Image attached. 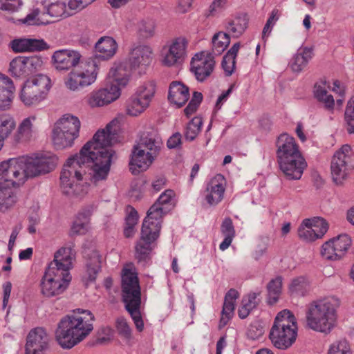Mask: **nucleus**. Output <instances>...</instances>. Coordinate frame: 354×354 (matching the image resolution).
Returning a JSON list of instances; mask_svg holds the SVG:
<instances>
[{
  "instance_id": "50",
  "label": "nucleus",
  "mask_w": 354,
  "mask_h": 354,
  "mask_svg": "<svg viewBox=\"0 0 354 354\" xmlns=\"http://www.w3.org/2000/svg\"><path fill=\"white\" fill-rule=\"evenodd\" d=\"M345 121L347 124L348 133H354V97H352L347 104L345 111Z\"/></svg>"
},
{
  "instance_id": "40",
  "label": "nucleus",
  "mask_w": 354,
  "mask_h": 354,
  "mask_svg": "<svg viewBox=\"0 0 354 354\" xmlns=\"http://www.w3.org/2000/svg\"><path fill=\"white\" fill-rule=\"evenodd\" d=\"M292 295L304 296L310 290V281L304 276L293 279L288 286Z\"/></svg>"
},
{
  "instance_id": "63",
  "label": "nucleus",
  "mask_w": 354,
  "mask_h": 354,
  "mask_svg": "<svg viewBox=\"0 0 354 354\" xmlns=\"http://www.w3.org/2000/svg\"><path fill=\"white\" fill-rule=\"evenodd\" d=\"M193 0H178L175 7V12L178 15L188 12L192 5Z\"/></svg>"
},
{
  "instance_id": "35",
  "label": "nucleus",
  "mask_w": 354,
  "mask_h": 354,
  "mask_svg": "<svg viewBox=\"0 0 354 354\" xmlns=\"http://www.w3.org/2000/svg\"><path fill=\"white\" fill-rule=\"evenodd\" d=\"M260 292H250L244 296L241 306L238 310V315L241 319L246 318L252 310L257 308L260 303Z\"/></svg>"
},
{
  "instance_id": "29",
  "label": "nucleus",
  "mask_w": 354,
  "mask_h": 354,
  "mask_svg": "<svg viewBox=\"0 0 354 354\" xmlns=\"http://www.w3.org/2000/svg\"><path fill=\"white\" fill-rule=\"evenodd\" d=\"M15 52L39 51L47 48V44L43 39H19L11 43Z\"/></svg>"
},
{
  "instance_id": "46",
  "label": "nucleus",
  "mask_w": 354,
  "mask_h": 354,
  "mask_svg": "<svg viewBox=\"0 0 354 354\" xmlns=\"http://www.w3.org/2000/svg\"><path fill=\"white\" fill-rule=\"evenodd\" d=\"M156 22L152 19L141 21L138 24V33L142 39H149L154 36Z\"/></svg>"
},
{
  "instance_id": "5",
  "label": "nucleus",
  "mask_w": 354,
  "mask_h": 354,
  "mask_svg": "<svg viewBox=\"0 0 354 354\" xmlns=\"http://www.w3.org/2000/svg\"><path fill=\"white\" fill-rule=\"evenodd\" d=\"M162 216L160 209L152 205L147 213L141 229L140 240L136 245V259L145 266L150 259V254L155 248L156 241L160 235Z\"/></svg>"
},
{
  "instance_id": "52",
  "label": "nucleus",
  "mask_w": 354,
  "mask_h": 354,
  "mask_svg": "<svg viewBox=\"0 0 354 354\" xmlns=\"http://www.w3.org/2000/svg\"><path fill=\"white\" fill-rule=\"evenodd\" d=\"M321 254L328 260H337L340 259V257L336 252V250H335V245L331 239L322 245Z\"/></svg>"
},
{
  "instance_id": "61",
  "label": "nucleus",
  "mask_w": 354,
  "mask_h": 354,
  "mask_svg": "<svg viewBox=\"0 0 354 354\" xmlns=\"http://www.w3.org/2000/svg\"><path fill=\"white\" fill-rule=\"evenodd\" d=\"M138 102L130 97L127 102V113L131 116H138L144 112V106H139Z\"/></svg>"
},
{
  "instance_id": "41",
  "label": "nucleus",
  "mask_w": 354,
  "mask_h": 354,
  "mask_svg": "<svg viewBox=\"0 0 354 354\" xmlns=\"http://www.w3.org/2000/svg\"><path fill=\"white\" fill-rule=\"evenodd\" d=\"M282 281L283 278L278 276L268 283V301L270 304H274L278 301L281 293Z\"/></svg>"
},
{
  "instance_id": "44",
  "label": "nucleus",
  "mask_w": 354,
  "mask_h": 354,
  "mask_svg": "<svg viewBox=\"0 0 354 354\" xmlns=\"http://www.w3.org/2000/svg\"><path fill=\"white\" fill-rule=\"evenodd\" d=\"M203 120L201 118H194L186 126L184 133L185 139L193 141L201 130Z\"/></svg>"
},
{
  "instance_id": "9",
  "label": "nucleus",
  "mask_w": 354,
  "mask_h": 354,
  "mask_svg": "<svg viewBox=\"0 0 354 354\" xmlns=\"http://www.w3.org/2000/svg\"><path fill=\"white\" fill-rule=\"evenodd\" d=\"M73 256L71 248H60L55 252L54 260L49 263L44 276L60 282L65 281L69 285L71 281L69 270L72 267Z\"/></svg>"
},
{
  "instance_id": "54",
  "label": "nucleus",
  "mask_w": 354,
  "mask_h": 354,
  "mask_svg": "<svg viewBox=\"0 0 354 354\" xmlns=\"http://www.w3.org/2000/svg\"><path fill=\"white\" fill-rule=\"evenodd\" d=\"M22 5L21 0H0V10L8 13L18 12Z\"/></svg>"
},
{
  "instance_id": "34",
  "label": "nucleus",
  "mask_w": 354,
  "mask_h": 354,
  "mask_svg": "<svg viewBox=\"0 0 354 354\" xmlns=\"http://www.w3.org/2000/svg\"><path fill=\"white\" fill-rule=\"evenodd\" d=\"M248 19L245 14H239L229 20L226 24V30L234 37H240L246 30Z\"/></svg>"
},
{
  "instance_id": "57",
  "label": "nucleus",
  "mask_w": 354,
  "mask_h": 354,
  "mask_svg": "<svg viewBox=\"0 0 354 354\" xmlns=\"http://www.w3.org/2000/svg\"><path fill=\"white\" fill-rule=\"evenodd\" d=\"M328 354H350L348 343L341 340L331 345Z\"/></svg>"
},
{
  "instance_id": "27",
  "label": "nucleus",
  "mask_w": 354,
  "mask_h": 354,
  "mask_svg": "<svg viewBox=\"0 0 354 354\" xmlns=\"http://www.w3.org/2000/svg\"><path fill=\"white\" fill-rule=\"evenodd\" d=\"M15 90L12 80L0 74V111H6L10 107Z\"/></svg>"
},
{
  "instance_id": "55",
  "label": "nucleus",
  "mask_w": 354,
  "mask_h": 354,
  "mask_svg": "<svg viewBox=\"0 0 354 354\" xmlns=\"http://www.w3.org/2000/svg\"><path fill=\"white\" fill-rule=\"evenodd\" d=\"M203 100L201 93L194 91L192 97L184 111L187 115L193 114L198 109Z\"/></svg>"
},
{
  "instance_id": "3",
  "label": "nucleus",
  "mask_w": 354,
  "mask_h": 354,
  "mask_svg": "<svg viewBox=\"0 0 354 354\" xmlns=\"http://www.w3.org/2000/svg\"><path fill=\"white\" fill-rule=\"evenodd\" d=\"M277 157L280 170L288 180L301 178L306 162L295 139L286 133L281 134L277 141Z\"/></svg>"
},
{
  "instance_id": "48",
  "label": "nucleus",
  "mask_w": 354,
  "mask_h": 354,
  "mask_svg": "<svg viewBox=\"0 0 354 354\" xmlns=\"http://www.w3.org/2000/svg\"><path fill=\"white\" fill-rule=\"evenodd\" d=\"M24 57H17L12 60L10 64V72L15 77H26L24 70Z\"/></svg>"
},
{
  "instance_id": "1",
  "label": "nucleus",
  "mask_w": 354,
  "mask_h": 354,
  "mask_svg": "<svg viewBox=\"0 0 354 354\" xmlns=\"http://www.w3.org/2000/svg\"><path fill=\"white\" fill-rule=\"evenodd\" d=\"M118 122L111 121L105 129L97 131L79 153L68 158L60 176L64 194L82 197L87 193L88 185L83 182V178L90 166L91 180L94 183L107 178L113 155L111 146L118 141Z\"/></svg>"
},
{
  "instance_id": "59",
  "label": "nucleus",
  "mask_w": 354,
  "mask_h": 354,
  "mask_svg": "<svg viewBox=\"0 0 354 354\" xmlns=\"http://www.w3.org/2000/svg\"><path fill=\"white\" fill-rule=\"evenodd\" d=\"M235 307V302L226 301L224 299V304L222 310V317L221 319V323L224 324L231 318L233 315Z\"/></svg>"
},
{
  "instance_id": "6",
  "label": "nucleus",
  "mask_w": 354,
  "mask_h": 354,
  "mask_svg": "<svg viewBox=\"0 0 354 354\" xmlns=\"http://www.w3.org/2000/svg\"><path fill=\"white\" fill-rule=\"evenodd\" d=\"M122 296L125 308L130 314L136 329L142 332L144 322L140 313L141 290L137 273L124 269L122 274Z\"/></svg>"
},
{
  "instance_id": "20",
  "label": "nucleus",
  "mask_w": 354,
  "mask_h": 354,
  "mask_svg": "<svg viewBox=\"0 0 354 354\" xmlns=\"http://www.w3.org/2000/svg\"><path fill=\"white\" fill-rule=\"evenodd\" d=\"M187 44V40L183 37L173 40L164 55L162 64L171 66L180 62L186 54Z\"/></svg>"
},
{
  "instance_id": "53",
  "label": "nucleus",
  "mask_w": 354,
  "mask_h": 354,
  "mask_svg": "<svg viewBox=\"0 0 354 354\" xmlns=\"http://www.w3.org/2000/svg\"><path fill=\"white\" fill-rule=\"evenodd\" d=\"M298 236L303 241L310 242L319 239L317 237L315 232H313V230L310 226L304 225V220L298 228Z\"/></svg>"
},
{
  "instance_id": "31",
  "label": "nucleus",
  "mask_w": 354,
  "mask_h": 354,
  "mask_svg": "<svg viewBox=\"0 0 354 354\" xmlns=\"http://www.w3.org/2000/svg\"><path fill=\"white\" fill-rule=\"evenodd\" d=\"M313 49L308 47L299 48L290 62V66L295 73H300L313 58Z\"/></svg>"
},
{
  "instance_id": "39",
  "label": "nucleus",
  "mask_w": 354,
  "mask_h": 354,
  "mask_svg": "<svg viewBox=\"0 0 354 354\" xmlns=\"http://www.w3.org/2000/svg\"><path fill=\"white\" fill-rule=\"evenodd\" d=\"M17 202V196L11 186L0 187V211L5 212Z\"/></svg>"
},
{
  "instance_id": "4",
  "label": "nucleus",
  "mask_w": 354,
  "mask_h": 354,
  "mask_svg": "<svg viewBox=\"0 0 354 354\" xmlns=\"http://www.w3.org/2000/svg\"><path fill=\"white\" fill-rule=\"evenodd\" d=\"M339 305V300L333 297L313 301L306 314L307 326L314 331L329 334L336 326Z\"/></svg>"
},
{
  "instance_id": "62",
  "label": "nucleus",
  "mask_w": 354,
  "mask_h": 354,
  "mask_svg": "<svg viewBox=\"0 0 354 354\" xmlns=\"http://www.w3.org/2000/svg\"><path fill=\"white\" fill-rule=\"evenodd\" d=\"M24 60H27L28 66L32 73L41 71L43 68L44 61L41 57L39 56H31L24 57Z\"/></svg>"
},
{
  "instance_id": "43",
  "label": "nucleus",
  "mask_w": 354,
  "mask_h": 354,
  "mask_svg": "<svg viewBox=\"0 0 354 354\" xmlns=\"http://www.w3.org/2000/svg\"><path fill=\"white\" fill-rule=\"evenodd\" d=\"M304 225L310 226L313 232H315L317 237L322 239L328 230V225L326 221L321 217L304 219Z\"/></svg>"
},
{
  "instance_id": "14",
  "label": "nucleus",
  "mask_w": 354,
  "mask_h": 354,
  "mask_svg": "<svg viewBox=\"0 0 354 354\" xmlns=\"http://www.w3.org/2000/svg\"><path fill=\"white\" fill-rule=\"evenodd\" d=\"M21 158H10L0 163V187H14L23 184L26 180Z\"/></svg>"
},
{
  "instance_id": "25",
  "label": "nucleus",
  "mask_w": 354,
  "mask_h": 354,
  "mask_svg": "<svg viewBox=\"0 0 354 354\" xmlns=\"http://www.w3.org/2000/svg\"><path fill=\"white\" fill-rule=\"evenodd\" d=\"M189 98V88L181 82H172L169 88L168 100L178 107H181Z\"/></svg>"
},
{
  "instance_id": "21",
  "label": "nucleus",
  "mask_w": 354,
  "mask_h": 354,
  "mask_svg": "<svg viewBox=\"0 0 354 354\" xmlns=\"http://www.w3.org/2000/svg\"><path fill=\"white\" fill-rule=\"evenodd\" d=\"M152 59L153 50L151 46L146 44H139L131 48L127 62L133 69H136L142 66L149 65Z\"/></svg>"
},
{
  "instance_id": "18",
  "label": "nucleus",
  "mask_w": 354,
  "mask_h": 354,
  "mask_svg": "<svg viewBox=\"0 0 354 354\" xmlns=\"http://www.w3.org/2000/svg\"><path fill=\"white\" fill-rule=\"evenodd\" d=\"M81 57L82 55L79 51L72 49L56 50L52 56L55 67L59 71L75 68L80 63Z\"/></svg>"
},
{
  "instance_id": "33",
  "label": "nucleus",
  "mask_w": 354,
  "mask_h": 354,
  "mask_svg": "<svg viewBox=\"0 0 354 354\" xmlns=\"http://www.w3.org/2000/svg\"><path fill=\"white\" fill-rule=\"evenodd\" d=\"M35 116H30L24 119L19 124L14 138L17 142H24L30 140L34 134L33 122Z\"/></svg>"
},
{
  "instance_id": "45",
  "label": "nucleus",
  "mask_w": 354,
  "mask_h": 354,
  "mask_svg": "<svg viewBox=\"0 0 354 354\" xmlns=\"http://www.w3.org/2000/svg\"><path fill=\"white\" fill-rule=\"evenodd\" d=\"M331 240L335 245V250H336L340 258L344 255L351 245V239L347 234H341Z\"/></svg>"
},
{
  "instance_id": "49",
  "label": "nucleus",
  "mask_w": 354,
  "mask_h": 354,
  "mask_svg": "<svg viewBox=\"0 0 354 354\" xmlns=\"http://www.w3.org/2000/svg\"><path fill=\"white\" fill-rule=\"evenodd\" d=\"M15 127L13 118L8 115L0 116V134L8 138Z\"/></svg>"
},
{
  "instance_id": "19",
  "label": "nucleus",
  "mask_w": 354,
  "mask_h": 354,
  "mask_svg": "<svg viewBox=\"0 0 354 354\" xmlns=\"http://www.w3.org/2000/svg\"><path fill=\"white\" fill-rule=\"evenodd\" d=\"M156 156V154L134 146L129 162V169L131 173L136 174L147 170Z\"/></svg>"
},
{
  "instance_id": "7",
  "label": "nucleus",
  "mask_w": 354,
  "mask_h": 354,
  "mask_svg": "<svg viewBox=\"0 0 354 354\" xmlns=\"http://www.w3.org/2000/svg\"><path fill=\"white\" fill-rule=\"evenodd\" d=\"M273 345L281 350L290 347L297 337V325L295 316L287 309L279 312L270 332Z\"/></svg>"
},
{
  "instance_id": "42",
  "label": "nucleus",
  "mask_w": 354,
  "mask_h": 354,
  "mask_svg": "<svg viewBox=\"0 0 354 354\" xmlns=\"http://www.w3.org/2000/svg\"><path fill=\"white\" fill-rule=\"evenodd\" d=\"M230 39L229 35L225 32H219L214 35L212 38V55H221L229 46Z\"/></svg>"
},
{
  "instance_id": "15",
  "label": "nucleus",
  "mask_w": 354,
  "mask_h": 354,
  "mask_svg": "<svg viewBox=\"0 0 354 354\" xmlns=\"http://www.w3.org/2000/svg\"><path fill=\"white\" fill-rule=\"evenodd\" d=\"M49 337L41 327L31 330L26 339L25 354H47L49 350Z\"/></svg>"
},
{
  "instance_id": "60",
  "label": "nucleus",
  "mask_w": 354,
  "mask_h": 354,
  "mask_svg": "<svg viewBox=\"0 0 354 354\" xmlns=\"http://www.w3.org/2000/svg\"><path fill=\"white\" fill-rule=\"evenodd\" d=\"M221 232L224 236L234 238L235 236V230L233 225L232 220L230 217L225 218L221 225Z\"/></svg>"
},
{
  "instance_id": "11",
  "label": "nucleus",
  "mask_w": 354,
  "mask_h": 354,
  "mask_svg": "<svg viewBox=\"0 0 354 354\" xmlns=\"http://www.w3.org/2000/svg\"><path fill=\"white\" fill-rule=\"evenodd\" d=\"M50 86V79L47 75H37L24 83L20 99L26 106L37 104L45 99Z\"/></svg>"
},
{
  "instance_id": "28",
  "label": "nucleus",
  "mask_w": 354,
  "mask_h": 354,
  "mask_svg": "<svg viewBox=\"0 0 354 354\" xmlns=\"http://www.w3.org/2000/svg\"><path fill=\"white\" fill-rule=\"evenodd\" d=\"M41 292L46 297L57 296L63 293L68 286L65 281H58L43 276L41 283Z\"/></svg>"
},
{
  "instance_id": "2",
  "label": "nucleus",
  "mask_w": 354,
  "mask_h": 354,
  "mask_svg": "<svg viewBox=\"0 0 354 354\" xmlns=\"http://www.w3.org/2000/svg\"><path fill=\"white\" fill-rule=\"evenodd\" d=\"M59 321L55 331V338L59 346L71 349L86 338L93 330L94 315L88 310L77 309Z\"/></svg>"
},
{
  "instance_id": "24",
  "label": "nucleus",
  "mask_w": 354,
  "mask_h": 354,
  "mask_svg": "<svg viewBox=\"0 0 354 354\" xmlns=\"http://www.w3.org/2000/svg\"><path fill=\"white\" fill-rule=\"evenodd\" d=\"M162 145L160 137L155 131L150 130L142 133L140 140L136 146L158 156Z\"/></svg>"
},
{
  "instance_id": "30",
  "label": "nucleus",
  "mask_w": 354,
  "mask_h": 354,
  "mask_svg": "<svg viewBox=\"0 0 354 354\" xmlns=\"http://www.w3.org/2000/svg\"><path fill=\"white\" fill-rule=\"evenodd\" d=\"M117 48L116 41L111 37H102L95 45L96 57L102 59L112 57Z\"/></svg>"
},
{
  "instance_id": "13",
  "label": "nucleus",
  "mask_w": 354,
  "mask_h": 354,
  "mask_svg": "<svg viewBox=\"0 0 354 354\" xmlns=\"http://www.w3.org/2000/svg\"><path fill=\"white\" fill-rule=\"evenodd\" d=\"M354 168V154L348 145H344L334 154L331 165V175L337 185H341Z\"/></svg>"
},
{
  "instance_id": "38",
  "label": "nucleus",
  "mask_w": 354,
  "mask_h": 354,
  "mask_svg": "<svg viewBox=\"0 0 354 354\" xmlns=\"http://www.w3.org/2000/svg\"><path fill=\"white\" fill-rule=\"evenodd\" d=\"M86 255L88 256L86 271L88 279L91 281H93L101 268V256L96 250H92L90 254Z\"/></svg>"
},
{
  "instance_id": "36",
  "label": "nucleus",
  "mask_w": 354,
  "mask_h": 354,
  "mask_svg": "<svg viewBox=\"0 0 354 354\" xmlns=\"http://www.w3.org/2000/svg\"><path fill=\"white\" fill-rule=\"evenodd\" d=\"M46 15H48L51 18L50 20L48 19V21L52 23L72 15V13L67 10L64 3L57 2L51 3L47 8L46 12L42 13L43 17Z\"/></svg>"
},
{
  "instance_id": "12",
  "label": "nucleus",
  "mask_w": 354,
  "mask_h": 354,
  "mask_svg": "<svg viewBox=\"0 0 354 354\" xmlns=\"http://www.w3.org/2000/svg\"><path fill=\"white\" fill-rule=\"evenodd\" d=\"M98 73L97 64L93 62L82 63L80 67L72 70L65 81L66 86L71 91H76L93 84Z\"/></svg>"
},
{
  "instance_id": "32",
  "label": "nucleus",
  "mask_w": 354,
  "mask_h": 354,
  "mask_svg": "<svg viewBox=\"0 0 354 354\" xmlns=\"http://www.w3.org/2000/svg\"><path fill=\"white\" fill-rule=\"evenodd\" d=\"M156 92L155 85L149 82L138 87L136 93L131 97L138 102L139 106H144L145 110L149 105Z\"/></svg>"
},
{
  "instance_id": "16",
  "label": "nucleus",
  "mask_w": 354,
  "mask_h": 354,
  "mask_svg": "<svg viewBox=\"0 0 354 354\" xmlns=\"http://www.w3.org/2000/svg\"><path fill=\"white\" fill-rule=\"evenodd\" d=\"M215 66L214 55L211 53H196L191 62V71L196 80L203 82L212 73Z\"/></svg>"
},
{
  "instance_id": "56",
  "label": "nucleus",
  "mask_w": 354,
  "mask_h": 354,
  "mask_svg": "<svg viewBox=\"0 0 354 354\" xmlns=\"http://www.w3.org/2000/svg\"><path fill=\"white\" fill-rule=\"evenodd\" d=\"M116 329L118 333L125 338H130L131 336V329L129 326L126 319L123 317H118L115 322Z\"/></svg>"
},
{
  "instance_id": "37",
  "label": "nucleus",
  "mask_w": 354,
  "mask_h": 354,
  "mask_svg": "<svg viewBox=\"0 0 354 354\" xmlns=\"http://www.w3.org/2000/svg\"><path fill=\"white\" fill-rule=\"evenodd\" d=\"M240 48V43H235L231 48L227 52V53L224 55L221 65L222 67L226 74V75H231L234 69L236 64V57L237 55L238 51Z\"/></svg>"
},
{
  "instance_id": "51",
  "label": "nucleus",
  "mask_w": 354,
  "mask_h": 354,
  "mask_svg": "<svg viewBox=\"0 0 354 354\" xmlns=\"http://www.w3.org/2000/svg\"><path fill=\"white\" fill-rule=\"evenodd\" d=\"M175 196V193L171 189H167L164 192H162L157 201L153 205H156L158 209H160L161 212V216L163 215V207L162 206L166 205H171L172 203V201Z\"/></svg>"
},
{
  "instance_id": "8",
  "label": "nucleus",
  "mask_w": 354,
  "mask_h": 354,
  "mask_svg": "<svg viewBox=\"0 0 354 354\" xmlns=\"http://www.w3.org/2000/svg\"><path fill=\"white\" fill-rule=\"evenodd\" d=\"M81 123L77 117L66 114L55 124L53 129V142L57 149L73 145L79 136Z\"/></svg>"
},
{
  "instance_id": "64",
  "label": "nucleus",
  "mask_w": 354,
  "mask_h": 354,
  "mask_svg": "<svg viewBox=\"0 0 354 354\" xmlns=\"http://www.w3.org/2000/svg\"><path fill=\"white\" fill-rule=\"evenodd\" d=\"M227 0H214L209 7L208 16H214L221 12L226 5Z\"/></svg>"
},
{
  "instance_id": "58",
  "label": "nucleus",
  "mask_w": 354,
  "mask_h": 354,
  "mask_svg": "<svg viewBox=\"0 0 354 354\" xmlns=\"http://www.w3.org/2000/svg\"><path fill=\"white\" fill-rule=\"evenodd\" d=\"M95 0H69L67 10L73 15L80 11Z\"/></svg>"
},
{
  "instance_id": "47",
  "label": "nucleus",
  "mask_w": 354,
  "mask_h": 354,
  "mask_svg": "<svg viewBox=\"0 0 354 354\" xmlns=\"http://www.w3.org/2000/svg\"><path fill=\"white\" fill-rule=\"evenodd\" d=\"M40 12L38 8L32 10L26 17L24 19H20L22 24L30 25H39V24H47L50 21L48 19L44 20V17L42 15H39Z\"/></svg>"
},
{
  "instance_id": "17",
  "label": "nucleus",
  "mask_w": 354,
  "mask_h": 354,
  "mask_svg": "<svg viewBox=\"0 0 354 354\" xmlns=\"http://www.w3.org/2000/svg\"><path fill=\"white\" fill-rule=\"evenodd\" d=\"M120 88L112 84L109 87L93 91L86 97V103L91 108L106 106L120 96Z\"/></svg>"
},
{
  "instance_id": "22",
  "label": "nucleus",
  "mask_w": 354,
  "mask_h": 354,
  "mask_svg": "<svg viewBox=\"0 0 354 354\" xmlns=\"http://www.w3.org/2000/svg\"><path fill=\"white\" fill-rule=\"evenodd\" d=\"M132 70H133V68L127 61L115 63L108 73V78L111 83V85H116L120 88L127 86Z\"/></svg>"
},
{
  "instance_id": "10",
  "label": "nucleus",
  "mask_w": 354,
  "mask_h": 354,
  "mask_svg": "<svg viewBox=\"0 0 354 354\" xmlns=\"http://www.w3.org/2000/svg\"><path fill=\"white\" fill-rule=\"evenodd\" d=\"M26 179L44 175L52 171L58 163L57 156L50 153H35L31 156H22Z\"/></svg>"
},
{
  "instance_id": "23",
  "label": "nucleus",
  "mask_w": 354,
  "mask_h": 354,
  "mask_svg": "<svg viewBox=\"0 0 354 354\" xmlns=\"http://www.w3.org/2000/svg\"><path fill=\"white\" fill-rule=\"evenodd\" d=\"M220 178L221 176L212 179L207 183L203 192V197L209 206H216L223 198L225 189L223 183V180L219 182Z\"/></svg>"
},
{
  "instance_id": "26",
  "label": "nucleus",
  "mask_w": 354,
  "mask_h": 354,
  "mask_svg": "<svg viewBox=\"0 0 354 354\" xmlns=\"http://www.w3.org/2000/svg\"><path fill=\"white\" fill-rule=\"evenodd\" d=\"M329 87V86H327L326 81H320L315 84L313 93L315 98L323 104L326 111L333 113L335 100L333 96L329 94L327 91V88Z\"/></svg>"
}]
</instances>
